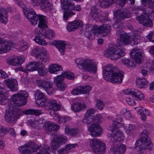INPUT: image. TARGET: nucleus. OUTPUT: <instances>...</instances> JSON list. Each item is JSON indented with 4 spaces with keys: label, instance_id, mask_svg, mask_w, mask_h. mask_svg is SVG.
<instances>
[{
    "label": "nucleus",
    "instance_id": "obj_1",
    "mask_svg": "<svg viewBox=\"0 0 154 154\" xmlns=\"http://www.w3.org/2000/svg\"><path fill=\"white\" fill-rule=\"evenodd\" d=\"M28 95L25 91H20L13 95L11 98V103L7 106L9 112L5 113V121L8 123L14 122L23 113V111L19 108L15 107L21 106L27 103Z\"/></svg>",
    "mask_w": 154,
    "mask_h": 154
},
{
    "label": "nucleus",
    "instance_id": "obj_2",
    "mask_svg": "<svg viewBox=\"0 0 154 154\" xmlns=\"http://www.w3.org/2000/svg\"><path fill=\"white\" fill-rule=\"evenodd\" d=\"M103 75L104 79L112 83H121L124 74L111 64H107L103 68Z\"/></svg>",
    "mask_w": 154,
    "mask_h": 154
},
{
    "label": "nucleus",
    "instance_id": "obj_3",
    "mask_svg": "<svg viewBox=\"0 0 154 154\" xmlns=\"http://www.w3.org/2000/svg\"><path fill=\"white\" fill-rule=\"evenodd\" d=\"M24 14L26 17L32 25H35L37 23V21H39L38 26L39 27H45L46 26V17L42 15L36 14L33 9L31 8H24Z\"/></svg>",
    "mask_w": 154,
    "mask_h": 154
},
{
    "label": "nucleus",
    "instance_id": "obj_4",
    "mask_svg": "<svg viewBox=\"0 0 154 154\" xmlns=\"http://www.w3.org/2000/svg\"><path fill=\"white\" fill-rule=\"evenodd\" d=\"M45 27H40V30L38 32H36L37 35L35 36L34 40L39 45L45 46L48 45V43L43 39L44 38H48L51 39L55 35V33L52 30L45 29L47 27V24Z\"/></svg>",
    "mask_w": 154,
    "mask_h": 154
},
{
    "label": "nucleus",
    "instance_id": "obj_5",
    "mask_svg": "<svg viewBox=\"0 0 154 154\" xmlns=\"http://www.w3.org/2000/svg\"><path fill=\"white\" fill-rule=\"evenodd\" d=\"M75 62L80 68L84 71L96 74L97 67L96 63L88 59L77 58Z\"/></svg>",
    "mask_w": 154,
    "mask_h": 154
},
{
    "label": "nucleus",
    "instance_id": "obj_6",
    "mask_svg": "<svg viewBox=\"0 0 154 154\" xmlns=\"http://www.w3.org/2000/svg\"><path fill=\"white\" fill-rule=\"evenodd\" d=\"M61 4H62L61 7L65 10L64 11L63 19L65 20L71 17L72 15L75 14V13L72 10H75L79 11L81 10L80 5H77L75 7V5L72 3L71 0H61Z\"/></svg>",
    "mask_w": 154,
    "mask_h": 154
},
{
    "label": "nucleus",
    "instance_id": "obj_7",
    "mask_svg": "<svg viewBox=\"0 0 154 154\" xmlns=\"http://www.w3.org/2000/svg\"><path fill=\"white\" fill-rule=\"evenodd\" d=\"M66 137L63 135H58L54 138L51 142V146L46 149H43L40 152L36 154H50L51 152L55 151V149L59 147L60 144L66 142Z\"/></svg>",
    "mask_w": 154,
    "mask_h": 154
},
{
    "label": "nucleus",
    "instance_id": "obj_8",
    "mask_svg": "<svg viewBox=\"0 0 154 154\" xmlns=\"http://www.w3.org/2000/svg\"><path fill=\"white\" fill-rule=\"evenodd\" d=\"M124 48H118L116 46L110 45L104 51L105 56L112 60H117L125 55Z\"/></svg>",
    "mask_w": 154,
    "mask_h": 154
},
{
    "label": "nucleus",
    "instance_id": "obj_9",
    "mask_svg": "<svg viewBox=\"0 0 154 154\" xmlns=\"http://www.w3.org/2000/svg\"><path fill=\"white\" fill-rule=\"evenodd\" d=\"M136 147H139L140 149H147L151 150L152 148L150 138L149 137L146 131L141 133V138L137 140L135 144Z\"/></svg>",
    "mask_w": 154,
    "mask_h": 154
},
{
    "label": "nucleus",
    "instance_id": "obj_10",
    "mask_svg": "<svg viewBox=\"0 0 154 154\" xmlns=\"http://www.w3.org/2000/svg\"><path fill=\"white\" fill-rule=\"evenodd\" d=\"M92 150L96 154H102L105 152V145L100 140L94 139L90 141Z\"/></svg>",
    "mask_w": 154,
    "mask_h": 154
},
{
    "label": "nucleus",
    "instance_id": "obj_11",
    "mask_svg": "<svg viewBox=\"0 0 154 154\" xmlns=\"http://www.w3.org/2000/svg\"><path fill=\"white\" fill-rule=\"evenodd\" d=\"M111 28L109 24H103L102 25L93 26L92 32L94 34H101L103 37L107 36L109 33Z\"/></svg>",
    "mask_w": 154,
    "mask_h": 154
},
{
    "label": "nucleus",
    "instance_id": "obj_12",
    "mask_svg": "<svg viewBox=\"0 0 154 154\" xmlns=\"http://www.w3.org/2000/svg\"><path fill=\"white\" fill-rule=\"evenodd\" d=\"M122 28L119 29L117 30L116 33L119 37L120 39L117 42L118 47H122L127 45L129 42L130 38L129 36L127 33H124Z\"/></svg>",
    "mask_w": 154,
    "mask_h": 154
},
{
    "label": "nucleus",
    "instance_id": "obj_13",
    "mask_svg": "<svg viewBox=\"0 0 154 154\" xmlns=\"http://www.w3.org/2000/svg\"><path fill=\"white\" fill-rule=\"evenodd\" d=\"M37 86L44 89L48 94L52 93L53 91V85L48 80H38L36 81Z\"/></svg>",
    "mask_w": 154,
    "mask_h": 154
},
{
    "label": "nucleus",
    "instance_id": "obj_14",
    "mask_svg": "<svg viewBox=\"0 0 154 154\" xmlns=\"http://www.w3.org/2000/svg\"><path fill=\"white\" fill-rule=\"evenodd\" d=\"M34 145L33 142H29L26 145L20 146L19 148V151L21 154H31L37 150Z\"/></svg>",
    "mask_w": 154,
    "mask_h": 154
},
{
    "label": "nucleus",
    "instance_id": "obj_15",
    "mask_svg": "<svg viewBox=\"0 0 154 154\" xmlns=\"http://www.w3.org/2000/svg\"><path fill=\"white\" fill-rule=\"evenodd\" d=\"M46 108L50 110V113L52 116L55 114V111L60 109V105L56 103V101L52 99L48 100L46 104Z\"/></svg>",
    "mask_w": 154,
    "mask_h": 154
},
{
    "label": "nucleus",
    "instance_id": "obj_16",
    "mask_svg": "<svg viewBox=\"0 0 154 154\" xmlns=\"http://www.w3.org/2000/svg\"><path fill=\"white\" fill-rule=\"evenodd\" d=\"M124 138L122 132L118 130L115 131L114 133L113 136L111 137L110 143L112 145H117V143L122 141L124 140Z\"/></svg>",
    "mask_w": 154,
    "mask_h": 154
},
{
    "label": "nucleus",
    "instance_id": "obj_17",
    "mask_svg": "<svg viewBox=\"0 0 154 154\" xmlns=\"http://www.w3.org/2000/svg\"><path fill=\"white\" fill-rule=\"evenodd\" d=\"M115 15L116 19L121 20L130 17L131 16V13L129 11L125 9L117 11L115 13Z\"/></svg>",
    "mask_w": 154,
    "mask_h": 154
},
{
    "label": "nucleus",
    "instance_id": "obj_18",
    "mask_svg": "<svg viewBox=\"0 0 154 154\" xmlns=\"http://www.w3.org/2000/svg\"><path fill=\"white\" fill-rule=\"evenodd\" d=\"M35 96L36 104L39 106L44 105L47 100L44 94L40 91H38L35 94Z\"/></svg>",
    "mask_w": 154,
    "mask_h": 154
},
{
    "label": "nucleus",
    "instance_id": "obj_19",
    "mask_svg": "<svg viewBox=\"0 0 154 154\" xmlns=\"http://www.w3.org/2000/svg\"><path fill=\"white\" fill-rule=\"evenodd\" d=\"M88 130L90 133V135L94 137L99 136L101 133L100 127L98 124H93L90 126Z\"/></svg>",
    "mask_w": 154,
    "mask_h": 154
},
{
    "label": "nucleus",
    "instance_id": "obj_20",
    "mask_svg": "<svg viewBox=\"0 0 154 154\" xmlns=\"http://www.w3.org/2000/svg\"><path fill=\"white\" fill-rule=\"evenodd\" d=\"M5 82L6 86L11 91H16L18 90V83L16 79H7L5 80Z\"/></svg>",
    "mask_w": 154,
    "mask_h": 154
},
{
    "label": "nucleus",
    "instance_id": "obj_21",
    "mask_svg": "<svg viewBox=\"0 0 154 154\" xmlns=\"http://www.w3.org/2000/svg\"><path fill=\"white\" fill-rule=\"evenodd\" d=\"M124 93L126 94H131L140 100L144 98L143 94L140 91L133 89H128L125 90Z\"/></svg>",
    "mask_w": 154,
    "mask_h": 154
},
{
    "label": "nucleus",
    "instance_id": "obj_22",
    "mask_svg": "<svg viewBox=\"0 0 154 154\" xmlns=\"http://www.w3.org/2000/svg\"><path fill=\"white\" fill-rule=\"evenodd\" d=\"M59 128V126L57 125L48 122H47L45 125V129L46 131L48 134L52 135L55 134V133Z\"/></svg>",
    "mask_w": 154,
    "mask_h": 154
},
{
    "label": "nucleus",
    "instance_id": "obj_23",
    "mask_svg": "<svg viewBox=\"0 0 154 154\" xmlns=\"http://www.w3.org/2000/svg\"><path fill=\"white\" fill-rule=\"evenodd\" d=\"M44 59H41L40 61H38L37 62H32L29 63L26 66L25 69L29 71H33L37 70L38 66H40L43 65L42 62Z\"/></svg>",
    "mask_w": 154,
    "mask_h": 154
},
{
    "label": "nucleus",
    "instance_id": "obj_24",
    "mask_svg": "<svg viewBox=\"0 0 154 154\" xmlns=\"http://www.w3.org/2000/svg\"><path fill=\"white\" fill-rule=\"evenodd\" d=\"M82 23L80 20H76L69 22L67 24V29L68 31L71 32L75 30L79 27H82Z\"/></svg>",
    "mask_w": 154,
    "mask_h": 154
},
{
    "label": "nucleus",
    "instance_id": "obj_25",
    "mask_svg": "<svg viewBox=\"0 0 154 154\" xmlns=\"http://www.w3.org/2000/svg\"><path fill=\"white\" fill-rule=\"evenodd\" d=\"M140 50L138 49H134L130 52L131 58L135 60V63L140 64L141 63L142 57V54L140 51Z\"/></svg>",
    "mask_w": 154,
    "mask_h": 154
},
{
    "label": "nucleus",
    "instance_id": "obj_26",
    "mask_svg": "<svg viewBox=\"0 0 154 154\" xmlns=\"http://www.w3.org/2000/svg\"><path fill=\"white\" fill-rule=\"evenodd\" d=\"M111 147L110 151L115 154H123L125 151L126 146L124 145L121 144L119 146H115V145L111 144Z\"/></svg>",
    "mask_w": 154,
    "mask_h": 154
},
{
    "label": "nucleus",
    "instance_id": "obj_27",
    "mask_svg": "<svg viewBox=\"0 0 154 154\" xmlns=\"http://www.w3.org/2000/svg\"><path fill=\"white\" fill-rule=\"evenodd\" d=\"M24 58L21 57H15L8 59L7 62L10 65L14 66H19L23 62Z\"/></svg>",
    "mask_w": 154,
    "mask_h": 154
},
{
    "label": "nucleus",
    "instance_id": "obj_28",
    "mask_svg": "<svg viewBox=\"0 0 154 154\" xmlns=\"http://www.w3.org/2000/svg\"><path fill=\"white\" fill-rule=\"evenodd\" d=\"M14 44L12 42H6L5 44L0 45V54L8 52L11 48L13 47Z\"/></svg>",
    "mask_w": 154,
    "mask_h": 154
},
{
    "label": "nucleus",
    "instance_id": "obj_29",
    "mask_svg": "<svg viewBox=\"0 0 154 154\" xmlns=\"http://www.w3.org/2000/svg\"><path fill=\"white\" fill-rule=\"evenodd\" d=\"M87 108V106L84 103H74L72 106V109L74 111L76 112H79L82 110H84Z\"/></svg>",
    "mask_w": 154,
    "mask_h": 154
},
{
    "label": "nucleus",
    "instance_id": "obj_30",
    "mask_svg": "<svg viewBox=\"0 0 154 154\" xmlns=\"http://www.w3.org/2000/svg\"><path fill=\"white\" fill-rule=\"evenodd\" d=\"M40 5L41 9L44 11H51L53 9L52 5L47 0H42Z\"/></svg>",
    "mask_w": 154,
    "mask_h": 154
},
{
    "label": "nucleus",
    "instance_id": "obj_31",
    "mask_svg": "<svg viewBox=\"0 0 154 154\" xmlns=\"http://www.w3.org/2000/svg\"><path fill=\"white\" fill-rule=\"evenodd\" d=\"M63 77H58L57 76L55 79V82L57 87L61 90H64L67 86L64 82Z\"/></svg>",
    "mask_w": 154,
    "mask_h": 154
},
{
    "label": "nucleus",
    "instance_id": "obj_32",
    "mask_svg": "<svg viewBox=\"0 0 154 154\" xmlns=\"http://www.w3.org/2000/svg\"><path fill=\"white\" fill-rule=\"evenodd\" d=\"M54 45L58 49L59 51L62 55L65 51V46L66 45L65 42L62 41H55L54 42Z\"/></svg>",
    "mask_w": 154,
    "mask_h": 154
},
{
    "label": "nucleus",
    "instance_id": "obj_33",
    "mask_svg": "<svg viewBox=\"0 0 154 154\" xmlns=\"http://www.w3.org/2000/svg\"><path fill=\"white\" fill-rule=\"evenodd\" d=\"M7 12L6 10L0 7V22L6 24L8 21Z\"/></svg>",
    "mask_w": 154,
    "mask_h": 154
},
{
    "label": "nucleus",
    "instance_id": "obj_34",
    "mask_svg": "<svg viewBox=\"0 0 154 154\" xmlns=\"http://www.w3.org/2000/svg\"><path fill=\"white\" fill-rule=\"evenodd\" d=\"M77 144H67L63 148L60 149L59 152L60 154H66L70 151L71 149L76 146Z\"/></svg>",
    "mask_w": 154,
    "mask_h": 154
},
{
    "label": "nucleus",
    "instance_id": "obj_35",
    "mask_svg": "<svg viewBox=\"0 0 154 154\" xmlns=\"http://www.w3.org/2000/svg\"><path fill=\"white\" fill-rule=\"evenodd\" d=\"M123 121V118L120 115H117L116 119L113 121V127L115 128H118L123 125L122 122Z\"/></svg>",
    "mask_w": 154,
    "mask_h": 154
},
{
    "label": "nucleus",
    "instance_id": "obj_36",
    "mask_svg": "<svg viewBox=\"0 0 154 154\" xmlns=\"http://www.w3.org/2000/svg\"><path fill=\"white\" fill-rule=\"evenodd\" d=\"M23 114L26 115H35L36 116H38L43 113L42 110H37L34 109H29L23 111Z\"/></svg>",
    "mask_w": 154,
    "mask_h": 154
},
{
    "label": "nucleus",
    "instance_id": "obj_37",
    "mask_svg": "<svg viewBox=\"0 0 154 154\" xmlns=\"http://www.w3.org/2000/svg\"><path fill=\"white\" fill-rule=\"evenodd\" d=\"M121 60L122 64L127 67H135V63L129 58H125Z\"/></svg>",
    "mask_w": 154,
    "mask_h": 154
},
{
    "label": "nucleus",
    "instance_id": "obj_38",
    "mask_svg": "<svg viewBox=\"0 0 154 154\" xmlns=\"http://www.w3.org/2000/svg\"><path fill=\"white\" fill-rule=\"evenodd\" d=\"M62 69L61 66L57 64H53L49 66L48 71L51 73L57 74V72Z\"/></svg>",
    "mask_w": 154,
    "mask_h": 154
},
{
    "label": "nucleus",
    "instance_id": "obj_39",
    "mask_svg": "<svg viewBox=\"0 0 154 154\" xmlns=\"http://www.w3.org/2000/svg\"><path fill=\"white\" fill-rule=\"evenodd\" d=\"M8 91L5 89L0 87V104H2L3 102L7 99Z\"/></svg>",
    "mask_w": 154,
    "mask_h": 154
},
{
    "label": "nucleus",
    "instance_id": "obj_40",
    "mask_svg": "<svg viewBox=\"0 0 154 154\" xmlns=\"http://www.w3.org/2000/svg\"><path fill=\"white\" fill-rule=\"evenodd\" d=\"M58 77H63L64 79L65 78L70 80H73L75 79L74 74L69 71L63 72L61 75H58Z\"/></svg>",
    "mask_w": 154,
    "mask_h": 154
},
{
    "label": "nucleus",
    "instance_id": "obj_41",
    "mask_svg": "<svg viewBox=\"0 0 154 154\" xmlns=\"http://www.w3.org/2000/svg\"><path fill=\"white\" fill-rule=\"evenodd\" d=\"M115 2V0H98L99 5L101 7L103 8L109 6Z\"/></svg>",
    "mask_w": 154,
    "mask_h": 154
},
{
    "label": "nucleus",
    "instance_id": "obj_42",
    "mask_svg": "<svg viewBox=\"0 0 154 154\" xmlns=\"http://www.w3.org/2000/svg\"><path fill=\"white\" fill-rule=\"evenodd\" d=\"M53 117L57 118V121L59 124L65 123L70 120V118L68 116L60 117L56 114H55Z\"/></svg>",
    "mask_w": 154,
    "mask_h": 154
},
{
    "label": "nucleus",
    "instance_id": "obj_43",
    "mask_svg": "<svg viewBox=\"0 0 154 154\" xmlns=\"http://www.w3.org/2000/svg\"><path fill=\"white\" fill-rule=\"evenodd\" d=\"M90 14L91 17L94 20H96V21L99 20V21L102 22H105L106 19H104L103 16H101V14L100 13L91 14Z\"/></svg>",
    "mask_w": 154,
    "mask_h": 154
},
{
    "label": "nucleus",
    "instance_id": "obj_44",
    "mask_svg": "<svg viewBox=\"0 0 154 154\" xmlns=\"http://www.w3.org/2000/svg\"><path fill=\"white\" fill-rule=\"evenodd\" d=\"M136 83L138 87L142 88L148 84V82L145 79L139 78L137 80Z\"/></svg>",
    "mask_w": 154,
    "mask_h": 154
},
{
    "label": "nucleus",
    "instance_id": "obj_45",
    "mask_svg": "<svg viewBox=\"0 0 154 154\" xmlns=\"http://www.w3.org/2000/svg\"><path fill=\"white\" fill-rule=\"evenodd\" d=\"M126 132L129 135H131L136 129L135 126L131 124H129L125 127Z\"/></svg>",
    "mask_w": 154,
    "mask_h": 154
},
{
    "label": "nucleus",
    "instance_id": "obj_46",
    "mask_svg": "<svg viewBox=\"0 0 154 154\" xmlns=\"http://www.w3.org/2000/svg\"><path fill=\"white\" fill-rule=\"evenodd\" d=\"M37 69L38 74L40 76H45L47 75L48 71L45 66H43L41 67L38 66Z\"/></svg>",
    "mask_w": 154,
    "mask_h": 154
},
{
    "label": "nucleus",
    "instance_id": "obj_47",
    "mask_svg": "<svg viewBox=\"0 0 154 154\" xmlns=\"http://www.w3.org/2000/svg\"><path fill=\"white\" fill-rule=\"evenodd\" d=\"M142 3L145 6L151 9L154 7V0H142Z\"/></svg>",
    "mask_w": 154,
    "mask_h": 154
},
{
    "label": "nucleus",
    "instance_id": "obj_48",
    "mask_svg": "<svg viewBox=\"0 0 154 154\" xmlns=\"http://www.w3.org/2000/svg\"><path fill=\"white\" fill-rule=\"evenodd\" d=\"M81 94L87 93L91 90V86L88 85L79 86Z\"/></svg>",
    "mask_w": 154,
    "mask_h": 154
},
{
    "label": "nucleus",
    "instance_id": "obj_49",
    "mask_svg": "<svg viewBox=\"0 0 154 154\" xmlns=\"http://www.w3.org/2000/svg\"><path fill=\"white\" fill-rule=\"evenodd\" d=\"M38 49H39V47H37L33 50L31 54L32 56L37 57L38 59L40 58V60L38 61H40L41 59L42 58H41V55L38 51Z\"/></svg>",
    "mask_w": 154,
    "mask_h": 154
},
{
    "label": "nucleus",
    "instance_id": "obj_50",
    "mask_svg": "<svg viewBox=\"0 0 154 154\" xmlns=\"http://www.w3.org/2000/svg\"><path fill=\"white\" fill-rule=\"evenodd\" d=\"M121 113L127 119H130L131 118V116L129 111L126 109H123L121 111Z\"/></svg>",
    "mask_w": 154,
    "mask_h": 154
},
{
    "label": "nucleus",
    "instance_id": "obj_51",
    "mask_svg": "<svg viewBox=\"0 0 154 154\" xmlns=\"http://www.w3.org/2000/svg\"><path fill=\"white\" fill-rule=\"evenodd\" d=\"M119 19L116 18V16L115 19V23L113 24V26L116 29L123 28V24L122 23Z\"/></svg>",
    "mask_w": 154,
    "mask_h": 154
},
{
    "label": "nucleus",
    "instance_id": "obj_52",
    "mask_svg": "<svg viewBox=\"0 0 154 154\" xmlns=\"http://www.w3.org/2000/svg\"><path fill=\"white\" fill-rule=\"evenodd\" d=\"M148 16L147 14H144L141 16L137 17H136V19L140 23L143 24V23H144V21L148 18Z\"/></svg>",
    "mask_w": 154,
    "mask_h": 154
},
{
    "label": "nucleus",
    "instance_id": "obj_53",
    "mask_svg": "<svg viewBox=\"0 0 154 154\" xmlns=\"http://www.w3.org/2000/svg\"><path fill=\"white\" fill-rule=\"evenodd\" d=\"M102 118V117L100 115L98 114H97L92 118V123L96 124L101 123V121L100 120Z\"/></svg>",
    "mask_w": 154,
    "mask_h": 154
},
{
    "label": "nucleus",
    "instance_id": "obj_54",
    "mask_svg": "<svg viewBox=\"0 0 154 154\" xmlns=\"http://www.w3.org/2000/svg\"><path fill=\"white\" fill-rule=\"evenodd\" d=\"M140 37L139 35L133 36L132 38H131L132 39V41H131V43L134 45L138 44L140 42Z\"/></svg>",
    "mask_w": 154,
    "mask_h": 154
},
{
    "label": "nucleus",
    "instance_id": "obj_55",
    "mask_svg": "<svg viewBox=\"0 0 154 154\" xmlns=\"http://www.w3.org/2000/svg\"><path fill=\"white\" fill-rule=\"evenodd\" d=\"M96 106L97 108L100 110H102L104 107V103L100 100H97Z\"/></svg>",
    "mask_w": 154,
    "mask_h": 154
},
{
    "label": "nucleus",
    "instance_id": "obj_56",
    "mask_svg": "<svg viewBox=\"0 0 154 154\" xmlns=\"http://www.w3.org/2000/svg\"><path fill=\"white\" fill-rule=\"evenodd\" d=\"M144 23L142 24L144 26L152 27V20L148 17L146 20L144 21Z\"/></svg>",
    "mask_w": 154,
    "mask_h": 154
},
{
    "label": "nucleus",
    "instance_id": "obj_57",
    "mask_svg": "<svg viewBox=\"0 0 154 154\" xmlns=\"http://www.w3.org/2000/svg\"><path fill=\"white\" fill-rule=\"evenodd\" d=\"M29 47L28 44L26 42H24L20 45V47L18 48L19 51H23L27 49Z\"/></svg>",
    "mask_w": 154,
    "mask_h": 154
},
{
    "label": "nucleus",
    "instance_id": "obj_58",
    "mask_svg": "<svg viewBox=\"0 0 154 154\" xmlns=\"http://www.w3.org/2000/svg\"><path fill=\"white\" fill-rule=\"evenodd\" d=\"M95 112V110L92 108H90L87 110L86 112L85 113V115L86 116H88L90 117L94 115Z\"/></svg>",
    "mask_w": 154,
    "mask_h": 154
},
{
    "label": "nucleus",
    "instance_id": "obj_59",
    "mask_svg": "<svg viewBox=\"0 0 154 154\" xmlns=\"http://www.w3.org/2000/svg\"><path fill=\"white\" fill-rule=\"evenodd\" d=\"M92 118L88 116H86L85 115H84V118L82 120V122L83 123L90 124L92 123Z\"/></svg>",
    "mask_w": 154,
    "mask_h": 154
},
{
    "label": "nucleus",
    "instance_id": "obj_60",
    "mask_svg": "<svg viewBox=\"0 0 154 154\" xmlns=\"http://www.w3.org/2000/svg\"><path fill=\"white\" fill-rule=\"evenodd\" d=\"M71 93L73 95L81 94L79 86H78L76 88L73 89L71 91Z\"/></svg>",
    "mask_w": 154,
    "mask_h": 154
},
{
    "label": "nucleus",
    "instance_id": "obj_61",
    "mask_svg": "<svg viewBox=\"0 0 154 154\" xmlns=\"http://www.w3.org/2000/svg\"><path fill=\"white\" fill-rule=\"evenodd\" d=\"M28 122L32 127L35 128L38 127L39 126L36 120L34 121L30 120H28Z\"/></svg>",
    "mask_w": 154,
    "mask_h": 154
},
{
    "label": "nucleus",
    "instance_id": "obj_62",
    "mask_svg": "<svg viewBox=\"0 0 154 154\" xmlns=\"http://www.w3.org/2000/svg\"><path fill=\"white\" fill-rule=\"evenodd\" d=\"M7 128L0 127V136L1 137H3L5 135L6 132L7 131Z\"/></svg>",
    "mask_w": 154,
    "mask_h": 154
},
{
    "label": "nucleus",
    "instance_id": "obj_63",
    "mask_svg": "<svg viewBox=\"0 0 154 154\" xmlns=\"http://www.w3.org/2000/svg\"><path fill=\"white\" fill-rule=\"evenodd\" d=\"M138 113L141 116V118L143 121L146 120V117L144 114V111L141 109H140L138 110Z\"/></svg>",
    "mask_w": 154,
    "mask_h": 154
},
{
    "label": "nucleus",
    "instance_id": "obj_64",
    "mask_svg": "<svg viewBox=\"0 0 154 154\" xmlns=\"http://www.w3.org/2000/svg\"><path fill=\"white\" fill-rule=\"evenodd\" d=\"M147 38L150 41L154 43V32L150 33L147 36Z\"/></svg>",
    "mask_w": 154,
    "mask_h": 154
}]
</instances>
